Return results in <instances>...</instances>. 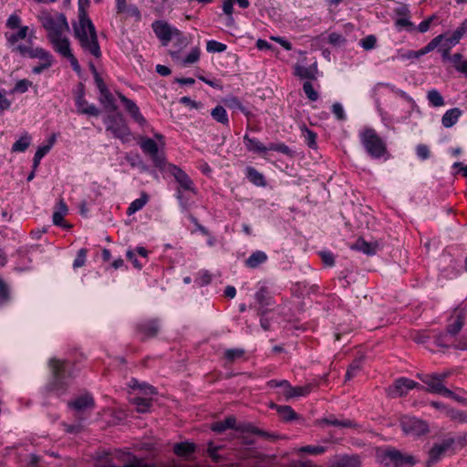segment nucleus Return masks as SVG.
<instances>
[{
	"mask_svg": "<svg viewBox=\"0 0 467 467\" xmlns=\"http://www.w3.org/2000/svg\"><path fill=\"white\" fill-rule=\"evenodd\" d=\"M74 36L78 40L81 48L95 57H101V50L98 40L96 28L92 21L87 17L85 12H80L78 24L73 26Z\"/></svg>",
	"mask_w": 467,
	"mask_h": 467,
	"instance_id": "f257e3e1",
	"label": "nucleus"
},
{
	"mask_svg": "<svg viewBox=\"0 0 467 467\" xmlns=\"http://www.w3.org/2000/svg\"><path fill=\"white\" fill-rule=\"evenodd\" d=\"M49 367L53 374V388L57 391H64L69 380L76 376L74 365L67 360L51 358Z\"/></svg>",
	"mask_w": 467,
	"mask_h": 467,
	"instance_id": "f03ea898",
	"label": "nucleus"
},
{
	"mask_svg": "<svg viewBox=\"0 0 467 467\" xmlns=\"http://www.w3.org/2000/svg\"><path fill=\"white\" fill-rule=\"evenodd\" d=\"M360 141L371 158L379 159L387 153L386 143L373 129L364 130L360 134Z\"/></svg>",
	"mask_w": 467,
	"mask_h": 467,
	"instance_id": "7ed1b4c3",
	"label": "nucleus"
},
{
	"mask_svg": "<svg viewBox=\"0 0 467 467\" xmlns=\"http://www.w3.org/2000/svg\"><path fill=\"white\" fill-rule=\"evenodd\" d=\"M103 122L106 130L109 131L114 138L122 142H128L130 140L131 131L121 113L109 114L103 119Z\"/></svg>",
	"mask_w": 467,
	"mask_h": 467,
	"instance_id": "20e7f679",
	"label": "nucleus"
},
{
	"mask_svg": "<svg viewBox=\"0 0 467 467\" xmlns=\"http://www.w3.org/2000/svg\"><path fill=\"white\" fill-rule=\"evenodd\" d=\"M377 457L383 467H411L417 462L414 456L402 454L395 449L378 451Z\"/></svg>",
	"mask_w": 467,
	"mask_h": 467,
	"instance_id": "39448f33",
	"label": "nucleus"
},
{
	"mask_svg": "<svg viewBox=\"0 0 467 467\" xmlns=\"http://www.w3.org/2000/svg\"><path fill=\"white\" fill-rule=\"evenodd\" d=\"M42 26L48 32V39H52L58 36L63 35L64 31L69 29L65 15L58 14L57 16H52L49 14H43L39 16Z\"/></svg>",
	"mask_w": 467,
	"mask_h": 467,
	"instance_id": "423d86ee",
	"label": "nucleus"
},
{
	"mask_svg": "<svg viewBox=\"0 0 467 467\" xmlns=\"http://www.w3.org/2000/svg\"><path fill=\"white\" fill-rule=\"evenodd\" d=\"M49 41L52 44L55 51L61 55L63 57L67 58L69 61L73 70L77 73H79L81 71V67L78 59L75 57L71 51L68 38L61 35L50 39Z\"/></svg>",
	"mask_w": 467,
	"mask_h": 467,
	"instance_id": "0eeeda50",
	"label": "nucleus"
},
{
	"mask_svg": "<svg viewBox=\"0 0 467 467\" xmlns=\"http://www.w3.org/2000/svg\"><path fill=\"white\" fill-rule=\"evenodd\" d=\"M451 375L450 370L441 373L418 374V378L427 385L426 391L439 394L448 389L444 385V380Z\"/></svg>",
	"mask_w": 467,
	"mask_h": 467,
	"instance_id": "6e6552de",
	"label": "nucleus"
},
{
	"mask_svg": "<svg viewBox=\"0 0 467 467\" xmlns=\"http://www.w3.org/2000/svg\"><path fill=\"white\" fill-rule=\"evenodd\" d=\"M402 431L411 436H420L429 431L428 423L413 416H402L400 418Z\"/></svg>",
	"mask_w": 467,
	"mask_h": 467,
	"instance_id": "1a4fd4ad",
	"label": "nucleus"
},
{
	"mask_svg": "<svg viewBox=\"0 0 467 467\" xmlns=\"http://www.w3.org/2000/svg\"><path fill=\"white\" fill-rule=\"evenodd\" d=\"M414 388L423 389V387L420 386L419 383L414 380L407 378H400L388 388L387 393L390 398H398L407 395L408 391Z\"/></svg>",
	"mask_w": 467,
	"mask_h": 467,
	"instance_id": "9d476101",
	"label": "nucleus"
},
{
	"mask_svg": "<svg viewBox=\"0 0 467 467\" xmlns=\"http://www.w3.org/2000/svg\"><path fill=\"white\" fill-rule=\"evenodd\" d=\"M454 442L455 441L453 438H446L440 442L434 443V445L429 451L427 466L430 467L432 464L438 462L449 450L452 449Z\"/></svg>",
	"mask_w": 467,
	"mask_h": 467,
	"instance_id": "9b49d317",
	"label": "nucleus"
},
{
	"mask_svg": "<svg viewBox=\"0 0 467 467\" xmlns=\"http://www.w3.org/2000/svg\"><path fill=\"white\" fill-rule=\"evenodd\" d=\"M75 104L78 114L98 117L100 113L94 104L88 103L85 99L84 85L82 83L79 84V89L75 98Z\"/></svg>",
	"mask_w": 467,
	"mask_h": 467,
	"instance_id": "f8f14e48",
	"label": "nucleus"
},
{
	"mask_svg": "<svg viewBox=\"0 0 467 467\" xmlns=\"http://www.w3.org/2000/svg\"><path fill=\"white\" fill-rule=\"evenodd\" d=\"M119 100L122 102L126 111L130 114L131 119L138 123L140 128H148L149 123L144 116L141 114L140 108L137 104L124 96L122 93H118Z\"/></svg>",
	"mask_w": 467,
	"mask_h": 467,
	"instance_id": "ddd939ff",
	"label": "nucleus"
},
{
	"mask_svg": "<svg viewBox=\"0 0 467 467\" xmlns=\"http://www.w3.org/2000/svg\"><path fill=\"white\" fill-rule=\"evenodd\" d=\"M267 386H285L286 388L285 390V400H288L292 398L296 397H303L306 396L311 391V386H300V387H292L290 383L285 380H277V379H271L266 383Z\"/></svg>",
	"mask_w": 467,
	"mask_h": 467,
	"instance_id": "4468645a",
	"label": "nucleus"
},
{
	"mask_svg": "<svg viewBox=\"0 0 467 467\" xmlns=\"http://www.w3.org/2000/svg\"><path fill=\"white\" fill-rule=\"evenodd\" d=\"M31 40H29V44H31ZM16 53L22 57H28L30 58H37L41 62L53 60L52 55L42 47L33 48L31 45H22L19 44L16 47Z\"/></svg>",
	"mask_w": 467,
	"mask_h": 467,
	"instance_id": "2eb2a0df",
	"label": "nucleus"
},
{
	"mask_svg": "<svg viewBox=\"0 0 467 467\" xmlns=\"http://www.w3.org/2000/svg\"><path fill=\"white\" fill-rule=\"evenodd\" d=\"M168 171L172 175L175 181L179 183L180 188L185 191L195 192V188L191 178L181 168L173 164L168 165Z\"/></svg>",
	"mask_w": 467,
	"mask_h": 467,
	"instance_id": "dca6fc26",
	"label": "nucleus"
},
{
	"mask_svg": "<svg viewBox=\"0 0 467 467\" xmlns=\"http://www.w3.org/2000/svg\"><path fill=\"white\" fill-rule=\"evenodd\" d=\"M466 313L462 310H455L451 316L450 323L446 327V332L451 337H455L462 330L465 324Z\"/></svg>",
	"mask_w": 467,
	"mask_h": 467,
	"instance_id": "f3484780",
	"label": "nucleus"
},
{
	"mask_svg": "<svg viewBox=\"0 0 467 467\" xmlns=\"http://www.w3.org/2000/svg\"><path fill=\"white\" fill-rule=\"evenodd\" d=\"M254 298L258 304L257 314L265 316L268 309L267 306L273 305L272 296L265 286H262L254 295Z\"/></svg>",
	"mask_w": 467,
	"mask_h": 467,
	"instance_id": "a211bd4d",
	"label": "nucleus"
},
{
	"mask_svg": "<svg viewBox=\"0 0 467 467\" xmlns=\"http://www.w3.org/2000/svg\"><path fill=\"white\" fill-rule=\"evenodd\" d=\"M118 14H124L126 18L133 17L136 22L141 20V13L135 5H127L126 0H115Z\"/></svg>",
	"mask_w": 467,
	"mask_h": 467,
	"instance_id": "6ab92c4d",
	"label": "nucleus"
},
{
	"mask_svg": "<svg viewBox=\"0 0 467 467\" xmlns=\"http://www.w3.org/2000/svg\"><path fill=\"white\" fill-rule=\"evenodd\" d=\"M151 26L158 38L166 46L172 36V29L170 25L164 21L159 20L153 22Z\"/></svg>",
	"mask_w": 467,
	"mask_h": 467,
	"instance_id": "aec40b11",
	"label": "nucleus"
},
{
	"mask_svg": "<svg viewBox=\"0 0 467 467\" xmlns=\"http://www.w3.org/2000/svg\"><path fill=\"white\" fill-rule=\"evenodd\" d=\"M138 331L144 337H153L157 336L160 329V320L158 318L143 321L137 326Z\"/></svg>",
	"mask_w": 467,
	"mask_h": 467,
	"instance_id": "412c9836",
	"label": "nucleus"
},
{
	"mask_svg": "<svg viewBox=\"0 0 467 467\" xmlns=\"http://www.w3.org/2000/svg\"><path fill=\"white\" fill-rule=\"evenodd\" d=\"M68 406L76 412L80 413L92 409L94 406V400L91 396L83 395L68 402Z\"/></svg>",
	"mask_w": 467,
	"mask_h": 467,
	"instance_id": "4be33fe9",
	"label": "nucleus"
},
{
	"mask_svg": "<svg viewBox=\"0 0 467 467\" xmlns=\"http://www.w3.org/2000/svg\"><path fill=\"white\" fill-rule=\"evenodd\" d=\"M295 75L301 79L314 80L317 75V65L314 63L309 67H305L299 64L295 65Z\"/></svg>",
	"mask_w": 467,
	"mask_h": 467,
	"instance_id": "5701e85b",
	"label": "nucleus"
},
{
	"mask_svg": "<svg viewBox=\"0 0 467 467\" xmlns=\"http://www.w3.org/2000/svg\"><path fill=\"white\" fill-rule=\"evenodd\" d=\"M379 244L375 243H368L365 241L363 238H358L356 243L351 245V248L359 252H362L363 254L367 255H373L377 253L379 250Z\"/></svg>",
	"mask_w": 467,
	"mask_h": 467,
	"instance_id": "b1692460",
	"label": "nucleus"
},
{
	"mask_svg": "<svg viewBox=\"0 0 467 467\" xmlns=\"http://www.w3.org/2000/svg\"><path fill=\"white\" fill-rule=\"evenodd\" d=\"M28 26H24L20 28H18V31L16 33L13 34H7L5 33V38L8 47L11 48L12 52L16 53V47L18 46L16 43L19 40L25 39L27 36L28 34Z\"/></svg>",
	"mask_w": 467,
	"mask_h": 467,
	"instance_id": "393cba45",
	"label": "nucleus"
},
{
	"mask_svg": "<svg viewBox=\"0 0 467 467\" xmlns=\"http://www.w3.org/2000/svg\"><path fill=\"white\" fill-rule=\"evenodd\" d=\"M244 143L248 151L265 154L268 151L267 146H265L257 139L251 138L247 134L244 136Z\"/></svg>",
	"mask_w": 467,
	"mask_h": 467,
	"instance_id": "a878e982",
	"label": "nucleus"
},
{
	"mask_svg": "<svg viewBox=\"0 0 467 467\" xmlns=\"http://www.w3.org/2000/svg\"><path fill=\"white\" fill-rule=\"evenodd\" d=\"M99 101L107 111L115 112L118 109L114 97L109 88L99 92Z\"/></svg>",
	"mask_w": 467,
	"mask_h": 467,
	"instance_id": "bb28decb",
	"label": "nucleus"
},
{
	"mask_svg": "<svg viewBox=\"0 0 467 467\" xmlns=\"http://www.w3.org/2000/svg\"><path fill=\"white\" fill-rule=\"evenodd\" d=\"M462 110L459 108H453L449 110H447L442 118H441V124L445 128H451L454 124L457 123L460 117L462 116Z\"/></svg>",
	"mask_w": 467,
	"mask_h": 467,
	"instance_id": "cd10ccee",
	"label": "nucleus"
},
{
	"mask_svg": "<svg viewBox=\"0 0 467 467\" xmlns=\"http://www.w3.org/2000/svg\"><path fill=\"white\" fill-rule=\"evenodd\" d=\"M235 427V417L228 416L224 420L215 421L211 424V430L217 433H222L227 430H234Z\"/></svg>",
	"mask_w": 467,
	"mask_h": 467,
	"instance_id": "c85d7f7f",
	"label": "nucleus"
},
{
	"mask_svg": "<svg viewBox=\"0 0 467 467\" xmlns=\"http://www.w3.org/2000/svg\"><path fill=\"white\" fill-rule=\"evenodd\" d=\"M272 408L276 410L279 417L285 421H291L299 418L291 406L273 405Z\"/></svg>",
	"mask_w": 467,
	"mask_h": 467,
	"instance_id": "c756f323",
	"label": "nucleus"
},
{
	"mask_svg": "<svg viewBox=\"0 0 467 467\" xmlns=\"http://www.w3.org/2000/svg\"><path fill=\"white\" fill-rule=\"evenodd\" d=\"M322 423L332 425L339 428H357L358 424L351 420H337L334 416H329L321 420Z\"/></svg>",
	"mask_w": 467,
	"mask_h": 467,
	"instance_id": "7c9ffc66",
	"label": "nucleus"
},
{
	"mask_svg": "<svg viewBox=\"0 0 467 467\" xmlns=\"http://www.w3.org/2000/svg\"><path fill=\"white\" fill-rule=\"evenodd\" d=\"M267 260V255L263 251H255L246 260L245 265L249 268H256Z\"/></svg>",
	"mask_w": 467,
	"mask_h": 467,
	"instance_id": "2f4dec72",
	"label": "nucleus"
},
{
	"mask_svg": "<svg viewBox=\"0 0 467 467\" xmlns=\"http://www.w3.org/2000/svg\"><path fill=\"white\" fill-rule=\"evenodd\" d=\"M222 448V446L214 445L212 441L208 443L207 453L215 463L224 464L227 461L226 456L218 452Z\"/></svg>",
	"mask_w": 467,
	"mask_h": 467,
	"instance_id": "473e14b6",
	"label": "nucleus"
},
{
	"mask_svg": "<svg viewBox=\"0 0 467 467\" xmlns=\"http://www.w3.org/2000/svg\"><path fill=\"white\" fill-rule=\"evenodd\" d=\"M246 177L251 182H253L256 186L265 185V180L264 175L254 167L246 168Z\"/></svg>",
	"mask_w": 467,
	"mask_h": 467,
	"instance_id": "72a5a7b5",
	"label": "nucleus"
},
{
	"mask_svg": "<svg viewBox=\"0 0 467 467\" xmlns=\"http://www.w3.org/2000/svg\"><path fill=\"white\" fill-rule=\"evenodd\" d=\"M327 451V447L324 445H306L296 450L297 453L310 454V455H322Z\"/></svg>",
	"mask_w": 467,
	"mask_h": 467,
	"instance_id": "f704fd0d",
	"label": "nucleus"
},
{
	"mask_svg": "<svg viewBox=\"0 0 467 467\" xmlns=\"http://www.w3.org/2000/svg\"><path fill=\"white\" fill-rule=\"evenodd\" d=\"M31 143V136L28 133L22 135L13 145L12 151L24 152Z\"/></svg>",
	"mask_w": 467,
	"mask_h": 467,
	"instance_id": "c9c22d12",
	"label": "nucleus"
},
{
	"mask_svg": "<svg viewBox=\"0 0 467 467\" xmlns=\"http://www.w3.org/2000/svg\"><path fill=\"white\" fill-rule=\"evenodd\" d=\"M129 386L132 389H139L140 392L146 395H153L156 393V389L153 386H150L145 382L140 383L135 379H131V380L129 383Z\"/></svg>",
	"mask_w": 467,
	"mask_h": 467,
	"instance_id": "e433bc0d",
	"label": "nucleus"
},
{
	"mask_svg": "<svg viewBox=\"0 0 467 467\" xmlns=\"http://www.w3.org/2000/svg\"><path fill=\"white\" fill-rule=\"evenodd\" d=\"M211 116L213 117V119H215L217 122H219L221 124H223V125L229 124V119H228L227 112H226L225 109L221 105H218L214 109H213V110L211 112Z\"/></svg>",
	"mask_w": 467,
	"mask_h": 467,
	"instance_id": "4c0bfd02",
	"label": "nucleus"
},
{
	"mask_svg": "<svg viewBox=\"0 0 467 467\" xmlns=\"http://www.w3.org/2000/svg\"><path fill=\"white\" fill-rule=\"evenodd\" d=\"M446 416L458 423L467 422V411L464 410H460L453 408L446 409Z\"/></svg>",
	"mask_w": 467,
	"mask_h": 467,
	"instance_id": "58836bf2",
	"label": "nucleus"
},
{
	"mask_svg": "<svg viewBox=\"0 0 467 467\" xmlns=\"http://www.w3.org/2000/svg\"><path fill=\"white\" fill-rule=\"evenodd\" d=\"M195 451V445L190 442L176 443L173 451L178 456H187Z\"/></svg>",
	"mask_w": 467,
	"mask_h": 467,
	"instance_id": "ea45409f",
	"label": "nucleus"
},
{
	"mask_svg": "<svg viewBox=\"0 0 467 467\" xmlns=\"http://www.w3.org/2000/svg\"><path fill=\"white\" fill-rule=\"evenodd\" d=\"M444 36L440 35L436 37H434L431 42H429L423 48H421L420 51L415 53V57H419L421 55H425L433 49H435L437 47L440 46V44L443 41Z\"/></svg>",
	"mask_w": 467,
	"mask_h": 467,
	"instance_id": "a19ab883",
	"label": "nucleus"
},
{
	"mask_svg": "<svg viewBox=\"0 0 467 467\" xmlns=\"http://www.w3.org/2000/svg\"><path fill=\"white\" fill-rule=\"evenodd\" d=\"M147 202H148V195L143 192L140 198L134 200L130 204V206H129V208L127 210V213L129 215H131V214L135 213L136 212H138L140 209H142L143 206L147 203Z\"/></svg>",
	"mask_w": 467,
	"mask_h": 467,
	"instance_id": "79ce46f5",
	"label": "nucleus"
},
{
	"mask_svg": "<svg viewBox=\"0 0 467 467\" xmlns=\"http://www.w3.org/2000/svg\"><path fill=\"white\" fill-rule=\"evenodd\" d=\"M429 103L433 107H441L445 104L444 99L437 89H431L427 93Z\"/></svg>",
	"mask_w": 467,
	"mask_h": 467,
	"instance_id": "37998d69",
	"label": "nucleus"
},
{
	"mask_svg": "<svg viewBox=\"0 0 467 467\" xmlns=\"http://www.w3.org/2000/svg\"><path fill=\"white\" fill-rule=\"evenodd\" d=\"M141 150L144 153L149 154L150 156L152 154H156L159 150V147L154 140L150 138L143 139L140 144Z\"/></svg>",
	"mask_w": 467,
	"mask_h": 467,
	"instance_id": "c03bdc74",
	"label": "nucleus"
},
{
	"mask_svg": "<svg viewBox=\"0 0 467 467\" xmlns=\"http://www.w3.org/2000/svg\"><path fill=\"white\" fill-rule=\"evenodd\" d=\"M133 403L136 405L137 411L140 413L147 412L151 406V399L143 397L133 398Z\"/></svg>",
	"mask_w": 467,
	"mask_h": 467,
	"instance_id": "a18cd8bd",
	"label": "nucleus"
},
{
	"mask_svg": "<svg viewBox=\"0 0 467 467\" xmlns=\"http://www.w3.org/2000/svg\"><path fill=\"white\" fill-rule=\"evenodd\" d=\"M361 363L362 358H357L352 361V363L349 365L347 373L345 375L346 380H350L353 379L361 369Z\"/></svg>",
	"mask_w": 467,
	"mask_h": 467,
	"instance_id": "49530a36",
	"label": "nucleus"
},
{
	"mask_svg": "<svg viewBox=\"0 0 467 467\" xmlns=\"http://www.w3.org/2000/svg\"><path fill=\"white\" fill-rule=\"evenodd\" d=\"M225 104L230 109H238L242 111L244 115H249V111L246 109L245 107L243 106L239 99H237L236 97H231L229 99H226Z\"/></svg>",
	"mask_w": 467,
	"mask_h": 467,
	"instance_id": "de8ad7c7",
	"label": "nucleus"
},
{
	"mask_svg": "<svg viewBox=\"0 0 467 467\" xmlns=\"http://www.w3.org/2000/svg\"><path fill=\"white\" fill-rule=\"evenodd\" d=\"M267 149L268 150L277 151L290 157L294 154V151L285 143H270Z\"/></svg>",
	"mask_w": 467,
	"mask_h": 467,
	"instance_id": "09e8293b",
	"label": "nucleus"
},
{
	"mask_svg": "<svg viewBox=\"0 0 467 467\" xmlns=\"http://www.w3.org/2000/svg\"><path fill=\"white\" fill-rule=\"evenodd\" d=\"M244 354V350L243 348H230L225 350L224 358L229 362H234L241 358Z\"/></svg>",
	"mask_w": 467,
	"mask_h": 467,
	"instance_id": "8fccbe9b",
	"label": "nucleus"
},
{
	"mask_svg": "<svg viewBox=\"0 0 467 467\" xmlns=\"http://www.w3.org/2000/svg\"><path fill=\"white\" fill-rule=\"evenodd\" d=\"M303 136L305 138V141L310 147L315 149L317 147V134L311 130L307 129L306 126L302 129Z\"/></svg>",
	"mask_w": 467,
	"mask_h": 467,
	"instance_id": "3c124183",
	"label": "nucleus"
},
{
	"mask_svg": "<svg viewBox=\"0 0 467 467\" xmlns=\"http://www.w3.org/2000/svg\"><path fill=\"white\" fill-rule=\"evenodd\" d=\"M50 150V146H41L39 147L33 158V169H36L40 163L42 158L47 154Z\"/></svg>",
	"mask_w": 467,
	"mask_h": 467,
	"instance_id": "603ef678",
	"label": "nucleus"
},
{
	"mask_svg": "<svg viewBox=\"0 0 467 467\" xmlns=\"http://www.w3.org/2000/svg\"><path fill=\"white\" fill-rule=\"evenodd\" d=\"M256 429H257V427L254 426L251 423L244 422V423L237 424L236 421H235V427H234V430H235L236 431H239L242 434L251 433V434L255 435Z\"/></svg>",
	"mask_w": 467,
	"mask_h": 467,
	"instance_id": "864d4df0",
	"label": "nucleus"
},
{
	"mask_svg": "<svg viewBox=\"0 0 467 467\" xmlns=\"http://www.w3.org/2000/svg\"><path fill=\"white\" fill-rule=\"evenodd\" d=\"M226 45L216 40H209L206 44V50L211 53H221L226 49Z\"/></svg>",
	"mask_w": 467,
	"mask_h": 467,
	"instance_id": "5fc2aeb1",
	"label": "nucleus"
},
{
	"mask_svg": "<svg viewBox=\"0 0 467 467\" xmlns=\"http://www.w3.org/2000/svg\"><path fill=\"white\" fill-rule=\"evenodd\" d=\"M10 299V290L5 282L0 277V305L6 304Z\"/></svg>",
	"mask_w": 467,
	"mask_h": 467,
	"instance_id": "6e6d98bb",
	"label": "nucleus"
},
{
	"mask_svg": "<svg viewBox=\"0 0 467 467\" xmlns=\"http://www.w3.org/2000/svg\"><path fill=\"white\" fill-rule=\"evenodd\" d=\"M395 26L398 29H406L407 31H412L415 29V26L410 21L409 17H399L395 21Z\"/></svg>",
	"mask_w": 467,
	"mask_h": 467,
	"instance_id": "4d7b16f0",
	"label": "nucleus"
},
{
	"mask_svg": "<svg viewBox=\"0 0 467 467\" xmlns=\"http://www.w3.org/2000/svg\"><path fill=\"white\" fill-rule=\"evenodd\" d=\"M176 197L178 199L182 212L188 213L190 208L189 198L182 192L181 189H177Z\"/></svg>",
	"mask_w": 467,
	"mask_h": 467,
	"instance_id": "13d9d810",
	"label": "nucleus"
},
{
	"mask_svg": "<svg viewBox=\"0 0 467 467\" xmlns=\"http://www.w3.org/2000/svg\"><path fill=\"white\" fill-rule=\"evenodd\" d=\"M303 90H304L305 94L306 95V97L311 101H316L318 99V93L315 90V88L310 81H306L303 84Z\"/></svg>",
	"mask_w": 467,
	"mask_h": 467,
	"instance_id": "bf43d9fd",
	"label": "nucleus"
},
{
	"mask_svg": "<svg viewBox=\"0 0 467 467\" xmlns=\"http://www.w3.org/2000/svg\"><path fill=\"white\" fill-rule=\"evenodd\" d=\"M465 32L464 26H461L457 28L450 37L445 38L446 42H449L450 45L455 46L460 39L462 37Z\"/></svg>",
	"mask_w": 467,
	"mask_h": 467,
	"instance_id": "052dcab7",
	"label": "nucleus"
},
{
	"mask_svg": "<svg viewBox=\"0 0 467 467\" xmlns=\"http://www.w3.org/2000/svg\"><path fill=\"white\" fill-rule=\"evenodd\" d=\"M32 85V82H30L27 79H21L18 80L14 88L12 89V93H25L27 91L28 88Z\"/></svg>",
	"mask_w": 467,
	"mask_h": 467,
	"instance_id": "680f3d73",
	"label": "nucleus"
},
{
	"mask_svg": "<svg viewBox=\"0 0 467 467\" xmlns=\"http://www.w3.org/2000/svg\"><path fill=\"white\" fill-rule=\"evenodd\" d=\"M200 48L194 47L191 50V52L185 57L183 59L184 65H190L197 62L200 58Z\"/></svg>",
	"mask_w": 467,
	"mask_h": 467,
	"instance_id": "e2e57ef3",
	"label": "nucleus"
},
{
	"mask_svg": "<svg viewBox=\"0 0 467 467\" xmlns=\"http://www.w3.org/2000/svg\"><path fill=\"white\" fill-rule=\"evenodd\" d=\"M377 43V38L373 35L367 36L366 37L362 38L360 40V46L365 50H370L375 47Z\"/></svg>",
	"mask_w": 467,
	"mask_h": 467,
	"instance_id": "0e129e2a",
	"label": "nucleus"
},
{
	"mask_svg": "<svg viewBox=\"0 0 467 467\" xmlns=\"http://www.w3.org/2000/svg\"><path fill=\"white\" fill-rule=\"evenodd\" d=\"M87 250L82 248L78 252V254L73 262V267L78 268L85 265Z\"/></svg>",
	"mask_w": 467,
	"mask_h": 467,
	"instance_id": "69168bd1",
	"label": "nucleus"
},
{
	"mask_svg": "<svg viewBox=\"0 0 467 467\" xmlns=\"http://www.w3.org/2000/svg\"><path fill=\"white\" fill-rule=\"evenodd\" d=\"M416 153L420 160L424 161L430 158V150L425 144H419L416 147Z\"/></svg>",
	"mask_w": 467,
	"mask_h": 467,
	"instance_id": "338daca9",
	"label": "nucleus"
},
{
	"mask_svg": "<svg viewBox=\"0 0 467 467\" xmlns=\"http://www.w3.org/2000/svg\"><path fill=\"white\" fill-rule=\"evenodd\" d=\"M455 349L467 350V335L462 336L451 345Z\"/></svg>",
	"mask_w": 467,
	"mask_h": 467,
	"instance_id": "774afa93",
	"label": "nucleus"
}]
</instances>
